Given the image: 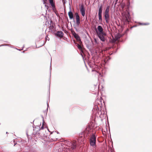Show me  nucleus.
I'll return each instance as SVG.
<instances>
[{"label":"nucleus","mask_w":152,"mask_h":152,"mask_svg":"<svg viewBox=\"0 0 152 152\" xmlns=\"http://www.w3.org/2000/svg\"><path fill=\"white\" fill-rule=\"evenodd\" d=\"M67 144V147L65 149L66 152H72V150L75 149L77 147L76 142L75 140L71 142H69Z\"/></svg>","instance_id":"f257e3e1"},{"label":"nucleus","mask_w":152,"mask_h":152,"mask_svg":"<svg viewBox=\"0 0 152 152\" xmlns=\"http://www.w3.org/2000/svg\"><path fill=\"white\" fill-rule=\"evenodd\" d=\"M96 137L93 134L91 135L90 138V145L91 146L94 148L96 146Z\"/></svg>","instance_id":"f03ea898"},{"label":"nucleus","mask_w":152,"mask_h":152,"mask_svg":"<svg viewBox=\"0 0 152 152\" xmlns=\"http://www.w3.org/2000/svg\"><path fill=\"white\" fill-rule=\"evenodd\" d=\"M110 6H108L105 10L104 12V17L105 20V21L106 23H108L109 22V11Z\"/></svg>","instance_id":"7ed1b4c3"},{"label":"nucleus","mask_w":152,"mask_h":152,"mask_svg":"<svg viewBox=\"0 0 152 152\" xmlns=\"http://www.w3.org/2000/svg\"><path fill=\"white\" fill-rule=\"evenodd\" d=\"M122 19L124 23H126L129 22L130 19V15L129 12L125 13L124 14Z\"/></svg>","instance_id":"20e7f679"},{"label":"nucleus","mask_w":152,"mask_h":152,"mask_svg":"<svg viewBox=\"0 0 152 152\" xmlns=\"http://www.w3.org/2000/svg\"><path fill=\"white\" fill-rule=\"evenodd\" d=\"M91 129L90 126L88 125L87 126L86 129L83 132V133L85 135H86V136H88L89 135V134H90V132H91Z\"/></svg>","instance_id":"39448f33"},{"label":"nucleus","mask_w":152,"mask_h":152,"mask_svg":"<svg viewBox=\"0 0 152 152\" xmlns=\"http://www.w3.org/2000/svg\"><path fill=\"white\" fill-rule=\"evenodd\" d=\"M80 11L82 15L84 17L85 15V9L83 5H82L80 8Z\"/></svg>","instance_id":"423d86ee"},{"label":"nucleus","mask_w":152,"mask_h":152,"mask_svg":"<svg viewBox=\"0 0 152 152\" xmlns=\"http://www.w3.org/2000/svg\"><path fill=\"white\" fill-rule=\"evenodd\" d=\"M84 135L85 134L83 132L79 134V136L78 139V142H83L84 141Z\"/></svg>","instance_id":"0eeeda50"},{"label":"nucleus","mask_w":152,"mask_h":152,"mask_svg":"<svg viewBox=\"0 0 152 152\" xmlns=\"http://www.w3.org/2000/svg\"><path fill=\"white\" fill-rule=\"evenodd\" d=\"M75 15L76 17V24L77 25H79L80 23V17L77 12L75 13Z\"/></svg>","instance_id":"6e6552de"},{"label":"nucleus","mask_w":152,"mask_h":152,"mask_svg":"<svg viewBox=\"0 0 152 152\" xmlns=\"http://www.w3.org/2000/svg\"><path fill=\"white\" fill-rule=\"evenodd\" d=\"M104 34H98V36L99 39L102 41L104 42L105 41V38L104 36H106V34L105 33H104Z\"/></svg>","instance_id":"1a4fd4ad"},{"label":"nucleus","mask_w":152,"mask_h":152,"mask_svg":"<svg viewBox=\"0 0 152 152\" xmlns=\"http://www.w3.org/2000/svg\"><path fill=\"white\" fill-rule=\"evenodd\" d=\"M97 29L98 30L99 32H97V34H104V32L103 31V29L102 27L100 26H99L97 27Z\"/></svg>","instance_id":"9d476101"},{"label":"nucleus","mask_w":152,"mask_h":152,"mask_svg":"<svg viewBox=\"0 0 152 152\" xmlns=\"http://www.w3.org/2000/svg\"><path fill=\"white\" fill-rule=\"evenodd\" d=\"M63 32L61 31H58L56 33L57 36L60 37H63Z\"/></svg>","instance_id":"9b49d317"},{"label":"nucleus","mask_w":152,"mask_h":152,"mask_svg":"<svg viewBox=\"0 0 152 152\" xmlns=\"http://www.w3.org/2000/svg\"><path fill=\"white\" fill-rule=\"evenodd\" d=\"M73 35L74 37L77 40H80V39L79 36L77 34H76L75 32L73 33Z\"/></svg>","instance_id":"f8f14e48"},{"label":"nucleus","mask_w":152,"mask_h":152,"mask_svg":"<svg viewBox=\"0 0 152 152\" xmlns=\"http://www.w3.org/2000/svg\"><path fill=\"white\" fill-rule=\"evenodd\" d=\"M49 3L52 7L54 8H55V6L54 2H53V0H49Z\"/></svg>","instance_id":"ddd939ff"},{"label":"nucleus","mask_w":152,"mask_h":152,"mask_svg":"<svg viewBox=\"0 0 152 152\" xmlns=\"http://www.w3.org/2000/svg\"><path fill=\"white\" fill-rule=\"evenodd\" d=\"M68 14L70 19H72L73 18V15L71 11H69L68 13Z\"/></svg>","instance_id":"4468645a"},{"label":"nucleus","mask_w":152,"mask_h":152,"mask_svg":"<svg viewBox=\"0 0 152 152\" xmlns=\"http://www.w3.org/2000/svg\"><path fill=\"white\" fill-rule=\"evenodd\" d=\"M121 36L120 34H118L115 36V39L116 40H118L120 38Z\"/></svg>","instance_id":"2eb2a0df"},{"label":"nucleus","mask_w":152,"mask_h":152,"mask_svg":"<svg viewBox=\"0 0 152 152\" xmlns=\"http://www.w3.org/2000/svg\"><path fill=\"white\" fill-rule=\"evenodd\" d=\"M102 6H101L99 9L98 14H102Z\"/></svg>","instance_id":"dca6fc26"},{"label":"nucleus","mask_w":152,"mask_h":152,"mask_svg":"<svg viewBox=\"0 0 152 152\" xmlns=\"http://www.w3.org/2000/svg\"><path fill=\"white\" fill-rule=\"evenodd\" d=\"M49 28L50 30L51 31H53L54 26H50L49 27Z\"/></svg>","instance_id":"f3484780"},{"label":"nucleus","mask_w":152,"mask_h":152,"mask_svg":"<svg viewBox=\"0 0 152 152\" xmlns=\"http://www.w3.org/2000/svg\"><path fill=\"white\" fill-rule=\"evenodd\" d=\"M99 15V20H102V14H98Z\"/></svg>","instance_id":"a211bd4d"},{"label":"nucleus","mask_w":152,"mask_h":152,"mask_svg":"<svg viewBox=\"0 0 152 152\" xmlns=\"http://www.w3.org/2000/svg\"><path fill=\"white\" fill-rule=\"evenodd\" d=\"M140 25H149V23H141L140 24Z\"/></svg>","instance_id":"6ab92c4d"},{"label":"nucleus","mask_w":152,"mask_h":152,"mask_svg":"<svg viewBox=\"0 0 152 152\" xmlns=\"http://www.w3.org/2000/svg\"><path fill=\"white\" fill-rule=\"evenodd\" d=\"M77 47L79 49L81 50L82 49L81 46L79 44L77 45Z\"/></svg>","instance_id":"aec40b11"},{"label":"nucleus","mask_w":152,"mask_h":152,"mask_svg":"<svg viewBox=\"0 0 152 152\" xmlns=\"http://www.w3.org/2000/svg\"><path fill=\"white\" fill-rule=\"evenodd\" d=\"M43 0V3L44 4L46 3L47 0Z\"/></svg>","instance_id":"412c9836"},{"label":"nucleus","mask_w":152,"mask_h":152,"mask_svg":"<svg viewBox=\"0 0 152 152\" xmlns=\"http://www.w3.org/2000/svg\"><path fill=\"white\" fill-rule=\"evenodd\" d=\"M46 40H48V41L49 40V37H48V36H47V37H46Z\"/></svg>","instance_id":"4be33fe9"},{"label":"nucleus","mask_w":152,"mask_h":152,"mask_svg":"<svg viewBox=\"0 0 152 152\" xmlns=\"http://www.w3.org/2000/svg\"><path fill=\"white\" fill-rule=\"evenodd\" d=\"M44 128L43 125H42V127L40 128V129H43Z\"/></svg>","instance_id":"5701e85b"}]
</instances>
